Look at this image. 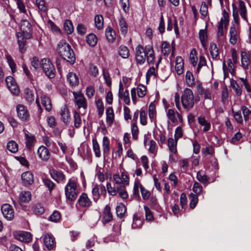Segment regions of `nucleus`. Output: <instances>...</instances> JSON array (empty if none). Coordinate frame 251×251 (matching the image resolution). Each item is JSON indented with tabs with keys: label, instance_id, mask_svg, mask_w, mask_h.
<instances>
[{
	"label": "nucleus",
	"instance_id": "nucleus-1",
	"mask_svg": "<svg viewBox=\"0 0 251 251\" xmlns=\"http://www.w3.org/2000/svg\"><path fill=\"white\" fill-rule=\"evenodd\" d=\"M135 59L138 64L142 65L147 59L149 64L153 62L154 59V51L151 45H147L144 48L141 45L136 48Z\"/></svg>",
	"mask_w": 251,
	"mask_h": 251
},
{
	"label": "nucleus",
	"instance_id": "nucleus-2",
	"mask_svg": "<svg viewBox=\"0 0 251 251\" xmlns=\"http://www.w3.org/2000/svg\"><path fill=\"white\" fill-rule=\"evenodd\" d=\"M20 29L22 33L16 34L19 50L24 52L25 50V39H30L31 36L32 27L31 24L26 20H22L20 24Z\"/></svg>",
	"mask_w": 251,
	"mask_h": 251
},
{
	"label": "nucleus",
	"instance_id": "nucleus-3",
	"mask_svg": "<svg viewBox=\"0 0 251 251\" xmlns=\"http://www.w3.org/2000/svg\"><path fill=\"white\" fill-rule=\"evenodd\" d=\"M57 51L60 56L67 62L73 64L75 62V56L71 46L65 40H62L58 44Z\"/></svg>",
	"mask_w": 251,
	"mask_h": 251
},
{
	"label": "nucleus",
	"instance_id": "nucleus-4",
	"mask_svg": "<svg viewBox=\"0 0 251 251\" xmlns=\"http://www.w3.org/2000/svg\"><path fill=\"white\" fill-rule=\"evenodd\" d=\"M232 16L234 21L237 25L239 24V16L246 22H248L247 16V9L245 3L242 0H239L237 5L233 3L232 4Z\"/></svg>",
	"mask_w": 251,
	"mask_h": 251
},
{
	"label": "nucleus",
	"instance_id": "nucleus-5",
	"mask_svg": "<svg viewBox=\"0 0 251 251\" xmlns=\"http://www.w3.org/2000/svg\"><path fill=\"white\" fill-rule=\"evenodd\" d=\"M65 195L67 200L74 201L78 194L76 183L75 180L70 179L65 188Z\"/></svg>",
	"mask_w": 251,
	"mask_h": 251
},
{
	"label": "nucleus",
	"instance_id": "nucleus-6",
	"mask_svg": "<svg viewBox=\"0 0 251 251\" xmlns=\"http://www.w3.org/2000/svg\"><path fill=\"white\" fill-rule=\"evenodd\" d=\"M181 102L185 109L189 110L194 105V97L192 91L188 88H186L181 96Z\"/></svg>",
	"mask_w": 251,
	"mask_h": 251
},
{
	"label": "nucleus",
	"instance_id": "nucleus-7",
	"mask_svg": "<svg viewBox=\"0 0 251 251\" xmlns=\"http://www.w3.org/2000/svg\"><path fill=\"white\" fill-rule=\"evenodd\" d=\"M40 66L43 72L50 78H53L55 76V69L49 58H43L40 61Z\"/></svg>",
	"mask_w": 251,
	"mask_h": 251
},
{
	"label": "nucleus",
	"instance_id": "nucleus-8",
	"mask_svg": "<svg viewBox=\"0 0 251 251\" xmlns=\"http://www.w3.org/2000/svg\"><path fill=\"white\" fill-rule=\"evenodd\" d=\"M93 200L95 202H97L100 199V196L105 197L106 194V190L103 185L95 184L92 190Z\"/></svg>",
	"mask_w": 251,
	"mask_h": 251
},
{
	"label": "nucleus",
	"instance_id": "nucleus-9",
	"mask_svg": "<svg viewBox=\"0 0 251 251\" xmlns=\"http://www.w3.org/2000/svg\"><path fill=\"white\" fill-rule=\"evenodd\" d=\"M1 212L3 217L7 220H12L14 217V211L11 205L5 203L1 207Z\"/></svg>",
	"mask_w": 251,
	"mask_h": 251
},
{
	"label": "nucleus",
	"instance_id": "nucleus-10",
	"mask_svg": "<svg viewBox=\"0 0 251 251\" xmlns=\"http://www.w3.org/2000/svg\"><path fill=\"white\" fill-rule=\"evenodd\" d=\"M17 115L22 121H26L29 118V114L26 108L22 104H18L16 107Z\"/></svg>",
	"mask_w": 251,
	"mask_h": 251
},
{
	"label": "nucleus",
	"instance_id": "nucleus-11",
	"mask_svg": "<svg viewBox=\"0 0 251 251\" xmlns=\"http://www.w3.org/2000/svg\"><path fill=\"white\" fill-rule=\"evenodd\" d=\"M241 56L242 66L245 70H247L251 64V51L242 50Z\"/></svg>",
	"mask_w": 251,
	"mask_h": 251
},
{
	"label": "nucleus",
	"instance_id": "nucleus-12",
	"mask_svg": "<svg viewBox=\"0 0 251 251\" xmlns=\"http://www.w3.org/2000/svg\"><path fill=\"white\" fill-rule=\"evenodd\" d=\"M5 81L7 87L11 92L14 95H18L20 91L13 77L11 76H7Z\"/></svg>",
	"mask_w": 251,
	"mask_h": 251
},
{
	"label": "nucleus",
	"instance_id": "nucleus-13",
	"mask_svg": "<svg viewBox=\"0 0 251 251\" xmlns=\"http://www.w3.org/2000/svg\"><path fill=\"white\" fill-rule=\"evenodd\" d=\"M50 174L51 178L57 183H63L64 182L66 177L61 171L53 169L50 171Z\"/></svg>",
	"mask_w": 251,
	"mask_h": 251
},
{
	"label": "nucleus",
	"instance_id": "nucleus-14",
	"mask_svg": "<svg viewBox=\"0 0 251 251\" xmlns=\"http://www.w3.org/2000/svg\"><path fill=\"white\" fill-rule=\"evenodd\" d=\"M75 102L78 108H83L86 109L87 108V103L86 99L84 96L80 92L73 93Z\"/></svg>",
	"mask_w": 251,
	"mask_h": 251
},
{
	"label": "nucleus",
	"instance_id": "nucleus-15",
	"mask_svg": "<svg viewBox=\"0 0 251 251\" xmlns=\"http://www.w3.org/2000/svg\"><path fill=\"white\" fill-rule=\"evenodd\" d=\"M14 235L15 239L22 242H29L32 239L31 234L26 231H17Z\"/></svg>",
	"mask_w": 251,
	"mask_h": 251
},
{
	"label": "nucleus",
	"instance_id": "nucleus-16",
	"mask_svg": "<svg viewBox=\"0 0 251 251\" xmlns=\"http://www.w3.org/2000/svg\"><path fill=\"white\" fill-rule=\"evenodd\" d=\"M39 157L43 161H47L50 157V152L49 150L45 146H40L37 150Z\"/></svg>",
	"mask_w": 251,
	"mask_h": 251
},
{
	"label": "nucleus",
	"instance_id": "nucleus-17",
	"mask_svg": "<svg viewBox=\"0 0 251 251\" xmlns=\"http://www.w3.org/2000/svg\"><path fill=\"white\" fill-rule=\"evenodd\" d=\"M78 203L80 206L84 207H88L92 205V201L85 193H83L80 196L78 200Z\"/></svg>",
	"mask_w": 251,
	"mask_h": 251
},
{
	"label": "nucleus",
	"instance_id": "nucleus-18",
	"mask_svg": "<svg viewBox=\"0 0 251 251\" xmlns=\"http://www.w3.org/2000/svg\"><path fill=\"white\" fill-rule=\"evenodd\" d=\"M22 179L24 185H30L33 182V175L31 172L29 171L25 172L22 174Z\"/></svg>",
	"mask_w": 251,
	"mask_h": 251
},
{
	"label": "nucleus",
	"instance_id": "nucleus-19",
	"mask_svg": "<svg viewBox=\"0 0 251 251\" xmlns=\"http://www.w3.org/2000/svg\"><path fill=\"white\" fill-rule=\"evenodd\" d=\"M229 34L230 43L232 45L235 44L239 38V36L238 32L234 25H232L230 27L229 29Z\"/></svg>",
	"mask_w": 251,
	"mask_h": 251
},
{
	"label": "nucleus",
	"instance_id": "nucleus-20",
	"mask_svg": "<svg viewBox=\"0 0 251 251\" xmlns=\"http://www.w3.org/2000/svg\"><path fill=\"white\" fill-rule=\"evenodd\" d=\"M113 216L111 212L110 207L109 205H106L104 209L103 215L102 222L103 224H105L112 220Z\"/></svg>",
	"mask_w": 251,
	"mask_h": 251
},
{
	"label": "nucleus",
	"instance_id": "nucleus-21",
	"mask_svg": "<svg viewBox=\"0 0 251 251\" xmlns=\"http://www.w3.org/2000/svg\"><path fill=\"white\" fill-rule=\"evenodd\" d=\"M26 147L29 150H31L36 142V139L34 135L27 133H25Z\"/></svg>",
	"mask_w": 251,
	"mask_h": 251
},
{
	"label": "nucleus",
	"instance_id": "nucleus-22",
	"mask_svg": "<svg viewBox=\"0 0 251 251\" xmlns=\"http://www.w3.org/2000/svg\"><path fill=\"white\" fill-rule=\"evenodd\" d=\"M43 241L44 245L48 250H50L53 248L55 241L52 236L49 234L45 235L43 237Z\"/></svg>",
	"mask_w": 251,
	"mask_h": 251
},
{
	"label": "nucleus",
	"instance_id": "nucleus-23",
	"mask_svg": "<svg viewBox=\"0 0 251 251\" xmlns=\"http://www.w3.org/2000/svg\"><path fill=\"white\" fill-rule=\"evenodd\" d=\"M41 100L42 104L45 109L48 112L50 111L52 109V104L50 98L43 94L41 96Z\"/></svg>",
	"mask_w": 251,
	"mask_h": 251
},
{
	"label": "nucleus",
	"instance_id": "nucleus-24",
	"mask_svg": "<svg viewBox=\"0 0 251 251\" xmlns=\"http://www.w3.org/2000/svg\"><path fill=\"white\" fill-rule=\"evenodd\" d=\"M60 114L62 121L66 124H68L70 122L71 118L68 108L64 106L61 109Z\"/></svg>",
	"mask_w": 251,
	"mask_h": 251
},
{
	"label": "nucleus",
	"instance_id": "nucleus-25",
	"mask_svg": "<svg viewBox=\"0 0 251 251\" xmlns=\"http://www.w3.org/2000/svg\"><path fill=\"white\" fill-rule=\"evenodd\" d=\"M175 69L179 75L182 74L184 68L183 60L180 56H177L176 59Z\"/></svg>",
	"mask_w": 251,
	"mask_h": 251
},
{
	"label": "nucleus",
	"instance_id": "nucleus-26",
	"mask_svg": "<svg viewBox=\"0 0 251 251\" xmlns=\"http://www.w3.org/2000/svg\"><path fill=\"white\" fill-rule=\"evenodd\" d=\"M67 80L72 86H75L79 83L78 76L74 73H69L67 75Z\"/></svg>",
	"mask_w": 251,
	"mask_h": 251
},
{
	"label": "nucleus",
	"instance_id": "nucleus-27",
	"mask_svg": "<svg viewBox=\"0 0 251 251\" xmlns=\"http://www.w3.org/2000/svg\"><path fill=\"white\" fill-rule=\"evenodd\" d=\"M106 123L109 126H111L114 121V114L113 108L111 107L107 108L106 111Z\"/></svg>",
	"mask_w": 251,
	"mask_h": 251
},
{
	"label": "nucleus",
	"instance_id": "nucleus-28",
	"mask_svg": "<svg viewBox=\"0 0 251 251\" xmlns=\"http://www.w3.org/2000/svg\"><path fill=\"white\" fill-rule=\"evenodd\" d=\"M31 193L28 191H23L19 195V200L22 202H28L31 200Z\"/></svg>",
	"mask_w": 251,
	"mask_h": 251
},
{
	"label": "nucleus",
	"instance_id": "nucleus-29",
	"mask_svg": "<svg viewBox=\"0 0 251 251\" xmlns=\"http://www.w3.org/2000/svg\"><path fill=\"white\" fill-rule=\"evenodd\" d=\"M42 182L46 187L48 188L50 193H51L52 191L56 186L55 184L52 181L48 178H43Z\"/></svg>",
	"mask_w": 251,
	"mask_h": 251
},
{
	"label": "nucleus",
	"instance_id": "nucleus-30",
	"mask_svg": "<svg viewBox=\"0 0 251 251\" xmlns=\"http://www.w3.org/2000/svg\"><path fill=\"white\" fill-rule=\"evenodd\" d=\"M105 36L108 41L112 42L115 39L116 33L111 27H108L105 30Z\"/></svg>",
	"mask_w": 251,
	"mask_h": 251
},
{
	"label": "nucleus",
	"instance_id": "nucleus-31",
	"mask_svg": "<svg viewBox=\"0 0 251 251\" xmlns=\"http://www.w3.org/2000/svg\"><path fill=\"white\" fill-rule=\"evenodd\" d=\"M86 41L90 46L94 47L97 43L98 39L95 34L90 33L86 36Z\"/></svg>",
	"mask_w": 251,
	"mask_h": 251
},
{
	"label": "nucleus",
	"instance_id": "nucleus-32",
	"mask_svg": "<svg viewBox=\"0 0 251 251\" xmlns=\"http://www.w3.org/2000/svg\"><path fill=\"white\" fill-rule=\"evenodd\" d=\"M117 216L120 218H123L126 212V207L125 205L122 203H120L117 206L116 208Z\"/></svg>",
	"mask_w": 251,
	"mask_h": 251
},
{
	"label": "nucleus",
	"instance_id": "nucleus-33",
	"mask_svg": "<svg viewBox=\"0 0 251 251\" xmlns=\"http://www.w3.org/2000/svg\"><path fill=\"white\" fill-rule=\"evenodd\" d=\"M119 54L123 58H127L129 55V50L127 47L121 45L119 47Z\"/></svg>",
	"mask_w": 251,
	"mask_h": 251
},
{
	"label": "nucleus",
	"instance_id": "nucleus-34",
	"mask_svg": "<svg viewBox=\"0 0 251 251\" xmlns=\"http://www.w3.org/2000/svg\"><path fill=\"white\" fill-rule=\"evenodd\" d=\"M198 122L200 125L204 126L203 128L204 131H207L209 130L211 126L210 124L205 120L204 117H199Z\"/></svg>",
	"mask_w": 251,
	"mask_h": 251
},
{
	"label": "nucleus",
	"instance_id": "nucleus-35",
	"mask_svg": "<svg viewBox=\"0 0 251 251\" xmlns=\"http://www.w3.org/2000/svg\"><path fill=\"white\" fill-rule=\"evenodd\" d=\"M119 24L122 33L125 35L127 33L128 27L126 22L123 17H121L119 19Z\"/></svg>",
	"mask_w": 251,
	"mask_h": 251
},
{
	"label": "nucleus",
	"instance_id": "nucleus-36",
	"mask_svg": "<svg viewBox=\"0 0 251 251\" xmlns=\"http://www.w3.org/2000/svg\"><path fill=\"white\" fill-rule=\"evenodd\" d=\"M5 58L7 60V62L10 68L12 73H15L16 71V65L11 57L9 54H6Z\"/></svg>",
	"mask_w": 251,
	"mask_h": 251
},
{
	"label": "nucleus",
	"instance_id": "nucleus-37",
	"mask_svg": "<svg viewBox=\"0 0 251 251\" xmlns=\"http://www.w3.org/2000/svg\"><path fill=\"white\" fill-rule=\"evenodd\" d=\"M109 142L106 136H104L102 139V150L104 155H107L109 151Z\"/></svg>",
	"mask_w": 251,
	"mask_h": 251
},
{
	"label": "nucleus",
	"instance_id": "nucleus-38",
	"mask_svg": "<svg viewBox=\"0 0 251 251\" xmlns=\"http://www.w3.org/2000/svg\"><path fill=\"white\" fill-rule=\"evenodd\" d=\"M177 140L174 139L172 138H169L168 140V145L170 151L175 153L176 151V145Z\"/></svg>",
	"mask_w": 251,
	"mask_h": 251
},
{
	"label": "nucleus",
	"instance_id": "nucleus-39",
	"mask_svg": "<svg viewBox=\"0 0 251 251\" xmlns=\"http://www.w3.org/2000/svg\"><path fill=\"white\" fill-rule=\"evenodd\" d=\"M186 82L187 85L190 86H193L195 84V79L192 73L190 71H187L186 74Z\"/></svg>",
	"mask_w": 251,
	"mask_h": 251
},
{
	"label": "nucleus",
	"instance_id": "nucleus-40",
	"mask_svg": "<svg viewBox=\"0 0 251 251\" xmlns=\"http://www.w3.org/2000/svg\"><path fill=\"white\" fill-rule=\"evenodd\" d=\"M210 52L213 58H216L219 55V50L215 43H211L210 46Z\"/></svg>",
	"mask_w": 251,
	"mask_h": 251
},
{
	"label": "nucleus",
	"instance_id": "nucleus-41",
	"mask_svg": "<svg viewBox=\"0 0 251 251\" xmlns=\"http://www.w3.org/2000/svg\"><path fill=\"white\" fill-rule=\"evenodd\" d=\"M7 149L10 152L15 153L18 150V146L15 141H10L7 143Z\"/></svg>",
	"mask_w": 251,
	"mask_h": 251
},
{
	"label": "nucleus",
	"instance_id": "nucleus-42",
	"mask_svg": "<svg viewBox=\"0 0 251 251\" xmlns=\"http://www.w3.org/2000/svg\"><path fill=\"white\" fill-rule=\"evenodd\" d=\"M64 30L65 31V32L68 34H70L73 32V31L74 30V28H73V24L71 21H70V20L65 21V22L64 24Z\"/></svg>",
	"mask_w": 251,
	"mask_h": 251
},
{
	"label": "nucleus",
	"instance_id": "nucleus-43",
	"mask_svg": "<svg viewBox=\"0 0 251 251\" xmlns=\"http://www.w3.org/2000/svg\"><path fill=\"white\" fill-rule=\"evenodd\" d=\"M93 142V149L95 152V154L97 157H100L101 156V153L100 151V147L99 144L97 141L96 139L92 140Z\"/></svg>",
	"mask_w": 251,
	"mask_h": 251
},
{
	"label": "nucleus",
	"instance_id": "nucleus-44",
	"mask_svg": "<svg viewBox=\"0 0 251 251\" xmlns=\"http://www.w3.org/2000/svg\"><path fill=\"white\" fill-rule=\"evenodd\" d=\"M95 25L98 29H101L103 25V17L100 15L96 16L95 18Z\"/></svg>",
	"mask_w": 251,
	"mask_h": 251
},
{
	"label": "nucleus",
	"instance_id": "nucleus-45",
	"mask_svg": "<svg viewBox=\"0 0 251 251\" xmlns=\"http://www.w3.org/2000/svg\"><path fill=\"white\" fill-rule=\"evenodd\" d=\"M149 116L151 121L152 122L156 116L155 105L152 102L151 103L149 107Z\"/></svg>",
	"mask_w": 251,
	"mask_h": 251
},
{
	"label": "nucleus",
	"instance_id": "nucleus-46",
	"mask_svg": "<svg viewBox=\"0 0 251 251\" xmlns=\"http://www.w3.org/2000/svg\"><path fill=\"white\" fill-rule=\"evenodd\" d=\"M32 210L33 212L37 215L42 214L45 211L44 207L40 203H36L34 205Z\"/></svg>",
	"mask_w": 251,
	"mask_h": 251
},
{
	"label": "nucleus",
	"instance_id": "nucleus-47",
	"mask_svg": "<svg viewBox=\"0 0 251 251\" xmlns=\"http://www.w3.org/2000/svg\"><path fill=\"white\" fill-rule=\"evenodd\" d=\"M190 60L192 64L196 66L197 64L198 58L197 57V51L195 49H193L190 53Z\"/></svg>",
	"mask_w": 251,
	"mask_h": 251
},
{
	"label": "nucleus",
	"instance_id": "nucleus-48",
	"mask_svg": "<svg viewBox=\"0 0 251 251\" xmlns=\"http://www.w3.org/2000/svg\"><path fill=\"white\" fill-rule=\"evenodd\" d=\"M162 52L165 56H168L171 52L170 46L166 41L163 42L162 44Z\"/></svg>",
	"mask_w": 251,
	"mask_h": 251
},
{
	"label": "nucleus",
	"instance_id": "nucleus-49",
	"mask_svg": "<svg viewBox=\"0 0 251 251\" xmlns=\"http://www.w3.org/2000/svg\"><path fill=\"white\" fill-rule=\"evenodd\" d=\"M117 193H119V196L122 199H126L127 198L128 195L125 189V185H122V186H117Z\"/></svg>",
	"mask_w": 251,
	"mask_h": 251
},
{
	"label": "nucleus",
	"instance_id": "nucleus-50",
	"mask_svg": "<svg viewBox=\"0 0 251 251\" xmlns=\"http://www.w3.org/2000/svg\"><path fill=\"white\" fill-rule=\"evenodd\" d=\"M189 198L190 200V206L192 208H194L198 203V195H195L193 193H191L189 195Z\"/></svg>",
	"mask_w": 251,
	"mask_h": 251
},
{
	"label": "nucleus",
	"instance_id": "nucleus-51",
	"mask_svg": "<svg viewBox=\"0 0 251 251\" xmlns=\"http://www.w3.org/2000/svg\"><path fill=\"white\" fill-rule=\"evenodd\" d=\"M199 38L203 47H205V41L207 38L206 32L205 29H201L199 31Z\"/></svg>",
	"mask_w": 251,
	"mask_h": 251
},
{
	"label": "nucleus",
	"instance_id": "nucleus-52",
	"mask_svg": "<svg viewBox=\"0 0 251 251\" xmlns=\"http://www.w3.org/2000/svg\"><path fill=\"white\" fill-rule=\"evenodd\" d=\"M136 89V93L139 97L143 98L146 94V87L143 85H139L138 86Z\"/></svg>",
	"mask_w": 251,
	"mask_h": 251
},
{
	"label": "nucleus",
	"instance_id": "nucleus-53",
	"mask_svg": "<svg viewBox=\"0 0 251 251\" xmlns=\"http://www.w3.org/2000/svg\"><path fill=\"white\" fill-rule=\"evenodd\" d=\"M74 126L76 128L80 127L81 123V119L79 114L76 111L74 112Z\"/></svg>",
	"mask_w": 251,
	"mask_h": 251
},
{
	"label": "nucleus",
	"instance_id": "nucleus-54",
	"mask_svg": "<svg viewBox=\"0 0 251 251\" xmlns=\"http://www.w3.org/2000/svg\"><path fill=\"white\" fill-rule=\"evenodd\" d=\"M25 98L29 102H32L34 100V95L32 91L29 89L25 90Z\"/></svg>",
	"mask_w": 251,
	"mask_h": 251
},
{
	"label": "nucleus",
	"instance_id": "nucleus-55",
	"mask_svg": "<svg viewBox=\"0 0 251 251\" xmlns=\"http://www.w3.org/2000/svg\"><path fill=\"white\" fill-rule=\"evenodd\" d=\"M197 178L198 180L203 183H207L209 181V178L204 174H202L201 172H198L197 174Z\"/></svg>",
	"mask_w": 251,
	"mask_h": 251
},
{
	"label": "nucleus",
	"instance_id": "nucleus-56",
	"mask_svg": "<svg viewBox=\"0 0 251 251\" xmlns=\"http://www.w3.org/2000/svg\"><path fill=\"white\" fill-rule=\"evenodd\" d=\"M102 74L106 84L110 87L111 85V80L108 71L106 69H103Z\"/></svg>",
	"mask_w": 251,
	"mask_h": 251
},
{
	"label": "nucleus",
	"instance_id": "nucleus-57",
	"mask_svg": "<svg viewBox=\"0 0 251 251\" xmlns=\"http://www.w3.org/2000/svg\"><path fill=\"white\" fill-rule=\"evenodd\" d=\"M245 121H247L249 120L250 115L251 114V110L247 107L243 106L241 107Z\"/></svg>",
	"mask_w": 251,
	"mask_h": 251
},
{
	"label": "nucleus",
	"instance_id": "nucleus-58",
	"mask_svg": "<svg viewBox=\"0 0 251 251\" xmlns=\"http://www.w3.org/2000/svg\"><path fill=\"white\" fill-rule=\"evenodd\" d=\"M202 189V187L198 182H195L193 185V190L195 193V195H198L200 194Z\"/></svg>",
	"mask_w": 251,
	"mask_h": 251
},
{
	"label": "nucleus",
	"instance_id": "nucleus-59",
	"mask_svg": "<svg viewBox=\"0 0 251 251\" xmlns=\"http://www.w3.org/2000/svg\"><path fill=\"white\" fill-rule=\"evenodd\" d=\"M167 116L172 122L175 123L177 122V119L176 118L175 112L174 110L172 109H169L167 113Z\"/></svg>",
	"mask_w": 251,
	"mask_h": 251
},
{
	"label": "nucleus",
	"instance_id": "nucleus-60",
	"mask_svg": "<svg viewBox=\"0 0 251 251\" xmlns=\"http://www.w3.org/2000/svg\"><path fill=\"white\" fill-rule=\"evenodd\" d=\"M229 16L228 13L225 10L223 11V17L221 18L220 22H222L224 24L225 27L226 28L229 23Z\"/></svg>",
	"mask_w": 251,
	"mask_h": 251
},
{
	"label": "nucleus",
	"instance_id": "nucleus-61",
	"mask_svg": "<svg viewBox=\"0 0 251 251\" xmlns=\"http://www.w3.org/2000/svg\"><path fill=\"white\" fill-rule=\"evenodd\" d=\"M113 179L115 181V185L117 186H122V185H125L123 183V180L121 176L118 174H115L113 175Z\"/></svg>",
	"mask_w": 251,
	"mask_h": 251
},
{
	"label": "nucleus",
	"instance_id": "nucleus-62",
	"mask_svg": "<svg viewBox=\"0 0 251 251\" xmlns=\"http://www.w3.org/2000/svg\"><path fill=\"white\" fill-rule=\"evenodd\" d=\"M96 104L98 108L99 115L100 116H101V115L103 113L104 109L102 101L100 100H98L96 102Z\"/></svg>",
	"mask_w": 251,
	"mask_h": 251
},
{
	"label": "nucleus",
	"instance_id": "nucleus-63",
	"mask_svg": "<svg viewBox=\"0 0 251 251\" xmlns=\"http://www.w3.org/2000/svg\"><path fill=\"white\" fill-rule=\"evenodd\" d=\"M60 219V214L58 211H54L49 217V220L53 222H57Z\"/></svg>",
	"mask_w": 251,
	"mask_h": 251
},
{
	"label": "nucleus",
	"instance_id": "nucleus-64",
	"mask_svg": "<svg viewBox=\"0 0 251 251\" xmlns=\"http://www.w3.org/2000/svg\"><path fill=\"white\" fill-rule=\"evenodd\" d=\"M200 13L202 16L205 17L208 13V7L205 2H202L200 8Z\"/></svg>",
	"mask_w": 251,
	"mask_h": 251
}]
</instances>
